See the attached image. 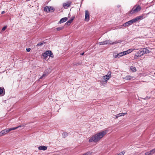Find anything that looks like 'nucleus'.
<instances>
[{
	"label": "nucleus",
	"mask_w": 155,
	"mask_h": 155,
	"mask_svg": "<svg viewBox=\"0 0 155 155\" xmlns=\"http://www.w3.org/2000/svg\"><path fill=\"white\" fill-rule=\"evenodd\" d=\"M108 132V130H105L99 132L92 136L89 140V142H94L97 143L101 139L105 136Z\"/></svg>",
	"instance_id": "obj_1"
},
{
	"label": "nucleus",
	"mask_w": 155,
	"mask_h": 155,
	"mask_svg": "<svg viewBox=\"0 0 155 155\" xmlns=\"http://www.w3.org/2000/svg\"><path fill=\"white\" fill-rule=\"evenodd\" d=\"M111 72L109 71L107 75L104 76L102 77L101 80L100 81L101 84L104 86L107 82V81L111 77Z\"/></svg>",
	"instance_id": "obj_2"
},
{
	"label": "nucleus",
	"mask_w": 155,
	"mask_h": 155,
	"mask_svg": "<svg viewBox=\"0 0 155 155\" xmlns=\"http://www.w3.org/2000/svg\"><path fill=\"white\" fill-rule=\"evenodd\" d=\"M19 127H12L10 129H6L3 130L0 132V137L3 136L8 133L9 131L17 129Z\"/></svg>",
	"instance_id": "obj_3"
},
{
	"label": "nucleus",
	"mask_w": 155,
	"mask_h": 155,
	"mask_svg": "<svg viewBox=\"0 0 155 155\" xmlns=\"http://www.w3.org/2000/svg\"><path fill=\"white\" fill-rule=\"evenodd\" d=\"M119 42L117 41L112 42L111 41L107 40L99 42L98 43L100 45H103L109 44L111 45H113L114 44H116Z\"/></svg>",
	"instance_id": "obj_4"
},
{
	"label": "nucleus",
	"mask_w": 155,
	"mask_h": 155,
	"mask_svg": "<svg viewBox=\"0 0 155 155\" xmlns=\"http://www.w3.org/2000/svg\"><path fill=\"white\" fill-rule=\"evenodd\" d=\"M143 16H138L136 17V18L130 20L128 22H127V23L128 25H130L134 23L135 22L139 20L140 19H142L143 18Z\"/></svg>",
	"instance_id": "obj_5"
},
{
	"label": "nucleus",
	"mask_w": 155,
	"mask_h": 155,
	"mask_svg": "<svg viewBox=\"0 0 155 155\" xmlns=\"http://www.w3.org/2000/svg\"><path fill=\"white\" fill-rule=\"evenodd\" d=\"M141 8L140 6H137L134 7L131 11L130 12V14H133L134 13H136L139 11Z\"/></svg>",
	"instance_id": "obj_6"
},
{
	"label": "nucleus",
	"mask_w": 155,
	"mask_h": 155,
	"mask_svg": "<svg viewBox=\"0 0 155 155\" xmlns=\"http://www.w3.org/2000/svg\"><path fill=\"white\" fill-rule=\"evenodd\" d=\"M89 13L87 10H86L85 12V21H88L89 20Z\"/></svg>",
	"instance_id": "obj_7"
},
{
	"label": "nucleus",
	"mask_w": 155,
	"mask_h": 155,
	"mask_svg": "<svg viewBox=\"0 0 155 155\" xmlns=\"http://www.w3.org/2000/svg\"><path fill=\"white\" fill-rule=\"evenodd\" d=\"M51 68L50 69V71H49V70H48V69L39 78V79H42L45 76L47 75L50 73L51 70Z\"/></svg>",
	"instance_id": "obj_8"
},
{
	"label": "nucleus",
	"mask_w": 155,
	"mask_h": 155,
	"mask_svg": "<svg viewBox=\"0 0 155 155\" xmlns=\"http://www.w3.org/2000/svg\"><path fill=\"white\" fill-rule=\"evenodd\" d=\"M71 2H65L63 4V7L65 9H67L71 5Z\"/></svg>",
	"instance_id": "obj_9"
},
{
	"label": "nucleus",
	"mask_w": 155,
	"mask_h": 155,
	"mask_svg": "<svg viewBox=\"0 0 155 155\" xmlns=\"http://www.w3.org/2000/svg\"><path fill=\"white\" fill-rule=\"evenodd\" d=\"M134 78L133 76L130 75H128L124 78H123L126 80H130L131 79Z\"/></svg>",
	"instance_id": "obj_10"
},
{
	"label": "nucleus",
	"mask_w": 155,
	"mask_h": 155,
	"mask_svg": "<svg viewBox=\"0 0 155 155\" xmlns=\"http://www.w3.org/2000/svg\"><path fill=\"white\" fill-rule=\"evenodd\" d=\"M47 147L45 146H40L38 147L39 150H45L47 149Z\"/></svg>",
	"instance_id": "obj_11"
},
{
	"label": "nucleus",
	"mask_w": 155,
	"mask_h": 155,
	"mask_svg": "<svg viewBox=\"0 0 155 155\" xmlns=\"http://www.w3.org/2000/svg\"><path fill=\"white\" fill-rule=\"evenodd\" d=\"M142 49L143 50V53L142 54H143L145 53L147 54L150 52V51L146 48H144Z\"/></svg>",
	"instance_id": "obj_12"
},
{
	"label": "nucleus",
	"mask_w": 155,
	"mask_h": 155,
	"mask_svg": "<svg viewBox=\"0 0 155 155\" xmlns=\"http://www.w3.org/2000/svg\"><path fill=\"white\" fill-rule=\"evenodd\" d=\"M45 53L46 54H47L48 56L51 57V58L53 57V55L51 54V51H47Z\"/></svg>",
	"instance_id": "obj_13"
},
{
	"label": "nucleus",
	"mask_w": 155,
	"mask_h": 155,
	"mask_svg": "<svg viewBox=\"0 0 155 155\" xmlns=\"http://www.w3.org/2000/svg\"><path fill=\"white\" fill-rule=\"evenodd\" d=\"M68 20V18L67 17H64L62 18L59 21L60 24L63 23L66 21Z\"/></svg>",
	"instance_id": "obj_14"
},
{
	"label": "nucleus",
	"mask_w": 155,
	"mask_h": 155,
	"mask_svg": "<svg viewBox=\"0 0 155 155\" xmlns=\"http://www.w3.org/2000/svg\"><path fill=\"white\" fill-rule=\"evenodd\" d=\"M74 18V17H72L70 20H69L68 21H67L66 23H67V24H70L72 22Z\"/></svg>",
	"instance_id": "obj_15"
},
{
	"label": "nucleus",
	"mask_w": 155,
	"mask_h": 155,
	"mask_svg": "<svg viewBox=\"0 0 155 155\" xmlns=\"http://www.w3.org/2000/svg\"><path fill=\"white\" fill-rule=\"evenodd\" d=\"M49 6H46L44 8V10L46 12H49Z\"/></svg>",
	"instance_id": "obj_16"
},
{
	"label": "nucleus",
	"mask_w": 155,
	"mask_h": 155,
	"mask_svg": "<svg viewBox=\"0 0 155 155\" xmlns=\"http://www.w3.org/2000/svg\"><path fill=\"white\" fill-rule=\"evenodd\" d=\"M127 114V113H121L119 114H117V117H120V116H124L126 115Z\"/></svg>",
	"instance_id": "obj_17"
},
{
	"label": "nucleus",
	"mask_w": 155,
	"mask_h": 155,
	"mask_svg": "<svg viewBox=\"0 0 155 155\" xmlns=\"http://www.w3.org/2000/svg\"><path fill=\"white\" fill-rule=\"evenodd\" d=\"M130 70L133 72H135L136 71V69L135 67L133 66H131L130 67Z\"/></svg>",
	"instance_id": "obj_18"
},
{
	"label": "nucleus",
	"mask_w": 155,
	"mask_h": 155,
	"mask_svg": "<svg viewBox=\"0 0 155 155\" xmlns=\"http://www.w3.org/2000/svg\"><path fill=\"white\" fill-rule=\"evenodd\" d=\"M92 153L91 151H88L82 155H91L92 154Z\"/></svg>",
	"instance_id": "obj_19"
},
{
	"label": "nucleus",
	"mask_w": 155,
	"mask_h": 155,
	"mask_svg": "<svg viewBox=\"0 0 155 155\" xmlns=\"http://www.w3.org/2000/svg\"><path fill=\"white\" fill-rule=\"evenodd\" d=\"M49 6V12H53L54 11V8L52 7H51L50 6Z\"/></svg>",
	"instance_id": "obj_20"
},
{
	"label": "nucleus",
	"mask_w": 155,
	"mask_h": 155,
	"mask_svg": "<svg viewBox=\"0 0 155 155\" xmlns=\"http://www.w3.org/2000/svg\"><path fill=\"white\" fill-rule=\"evenodd\" d=\"M138 49H133V48H131V49H129L128 50H127L128 51V52L129 53H130L131 52H132L133 51H134V50H138Z\"/></svg>",
	"instance_id": "obj_21"
},
{
	"label": "nucleus",
	"mask_w": 155,
	"mask_h": 155,
	"mask_svg": "<svg viewBox=\"0 0 155 155\" xmlns=\"http://www.w3.org/2000/svg\"><path fill=\"white\" fill-rule=\"evenodd\" d=\"M4 90V89L3 88L0 87V95L3 94Z\"/></svg>",
	"instance_id": "obj_22"
},
{
	"label": "nucleus",
	"mask_w": 155,
	"mask_h": 155,
	"mask_svg": "<svg viewBox=\"0 0 155 155\" xmlns=\"http://www.w3.org/2000/svg\"><path fill=\"white\" fill-rule=\"evenodd\" d=\"M124 55L123 52H120L118 54V56H119V58Z\"/></svg>",
	"instance_id": "obj_23"
},
{
	"label": "nucleus",
	"mask_w": 155,
	"mask_h": 155,
	"mask_svg": "<svg viewBox=\"0 0 155 155\" xmlns=\"http://www.w3.org/2000/svg\"><path fill=\"white\" fill-rule=\"evenodd\" d=\"M64 28V27H59L58 28H57L56 29L57 31H60L62 30Z\"/></svg>",
	"instance_id": "obj_24"
},
{
	"label": "nucleus",
	"mask_w": 155,
	"mask_h": 155,
	"mask_svg": "<svg viewBox=\"0 0 155 155\" xmlns=\"http://www.w3.org/2000/svg\"><path fill=\"white\" fill-rule=\"evenodd\" d=\"M62 135L64 138L66 137L67 135V133L66 132H64L62 134Z\"/></svg>",
	"instance_id": "obj_25"
},
{
	"label": "nucleus",
	"mask_w": 155,
	"mask_h": 155,
	"mask_svg": "<svg viewBox=\"0 0 155 155\" xmlns=\"http://www.w3.org/2000/svg\"><path fill=\"white\" fill-rule=\"evenodd\" d=\"M42 55L45 58V59H46L48 56L47 54L46 53L43 54Z\"/></svg>",
	"instance_id": "obj_26"
},
{
	"label": "nucleus",
	"mask_w": 155,
	"mask_h": 155,
	"mask_svg": "<svg viewBox=\"0 0 155 155\" xmlns=\"http://www.w3.org/2000/svg\"><path fill=\"white\" fill-rule=\"evenodd\" d=\"M152 155L151 151L147 152L145 153V155Z\"/></svg>",
	"instance_id": "obj_27"
},
{
	"label": "nucleus",
	"mask_w": 155,
	"mask_h": 155,
	"mask_svg": "<svg viewBox=\"0 0 155 155\" xmlns=\"http://www.w3.org/2000/svg\"><path fill=\"white\" fill-rule=\"evenodd\" d=\"M152 154L155 153V148L150 150Z\"/></svg>",
	"instance_id": "obj_28"
},
{
	"label": "nucleus",
	"mask_w": 155,
	"mask_h": 155,
	"mask_svg": "<svg viewBox=\"0 0 155 155\" xmlns=\"http://www.w3.org/2000/svg\"><path fill=\"white\" fill-rule=\"evenodd\" d=\"M123 53L124 55H126V54H129V53L128 52L127 50L126 51H123Z\"/></svg>",
	"instance_id": "obj_29"
},
{
	"label": "nucleus",
	"mask_w": 155,
	"mask_h": 155,
	"mask_svg": "<svg viewBox=\"0 0 155 155\" xmlns=\"http://www.w3.org/2000/svg\"><path fill=\"white\" fill-rule=\"evenodd\" d=\"M44 44H45L44 42L39 43L37 45L39 46H41L44 45Z\"/></svg>",
	"instance_id": "obj_30"
},
{
	"label": "nucleus",
	"mask_w": 155,
	"mask_h": 155,
	"mask_svg": "<svg viewBox=\"0 0 155 155\" xmlns=\"http://www.w3.org/2000/svg\"><path fill=\"white\" fill-rule=\"evenodd\" d=\"M128 25L127 22L124 23L122 26L124 27H126L128 26Z\"/></svg>",
	"instance_id": "obj_31"
},
{
	"label": "nucleus",
	"mask_w": 155,
	"mask_h": 155,
	"mask_svg": "<svg viewBox=\"0 0 155 155\" xmlns=\"http://www.w3.org/2000/svg\"><path fill=\"white\" fill-rule=\"evenodd\" d=\"M143 53V50H139L137 52V54H142Z\"/></svg>",
	"instance_id": "obj_32"
},
{
	"label": "nucleus",
	"mask_w": 155,
	"mask_h": 155,
	"mask_svg": "<svg viewBox=\"0 0 155 155\" xmlns=\"http://www.w3.org/2000/svg\"><path fill=\"white\" fill-rule=\"evenodd\" d=\"M7 28V27L6 26H5L3 28H2V31H4L5 29H6V28Z\"/></svg>",
	"instance_id": "obj_33"
},
{
	"label": "nucleus",
	"mask_w": 155,
	"mask_h": 155,
	"mask_svg": "<svg viewBox=\"0 0 155 155\" xmlns=\"http://www.w3.org/2000/svg\"><path fill=\"white\" fill-rule=\"evenodd\" d=\"M114 58H119V56H118V54L117 55H114Z\"/></svg>",
	"instance_id": "obj_34"
},
{
	"label": "nucleus",
	"mask_w": 155,
	"mask_h": 155,
	"mask_svg": "<svg viewBox=\"0 0 155 155\" xmlns=\"http://www.w3.org/2000/svg\"><path fill=\"white\" fill-rule=\"evenodd\" d=\"M143 55V54H138L137 56V57H140L141 56Z\"/></svg>",
	"instance_id": "obj_35"
},
{
	"label": "nucleus",
	"mask_w": 155,
	"mask_h": 155,
	"mask_svg": "<svg viewBox=\"0 0 155 155\" xmlns=\"http://www.w3.org/2000/svg\"><path fill=\"white\" fill-rule=\"evenodd\" d=\"M31 50L30 48H27L26 49L27 51L28 52H29Z\"/></svg>",
	"instance_id": "obj_36"
},
{
	"label": "nucleus",
	"mask_w": 155,
	"mask_h": 155,
	"mask_svg": "<svg viewBox=\"0 0 155 155\" xmlns=\"http://www.w3.org/2000/svg\"><path fill=\"white\" fill-rule=\"evenodd\" d=\"M124 155V153H123L122 152H121V153H120L119 154H117V155Z\"/></svg>",
	"instance_id": "obj_37"
},
{
	"label": "nucleus",
	"mask_w": 155,
	"mask_h": 155,
	"mask_svg": "<svg viewBox=\"0 0 155 155\" xmlns=\"http://www.w3.org/2000/svg\"><path fill=\"white\" fill-rule=\"evenodd\" d=\"M5 13V11H3L1 13H2V14H4Z\"/></svg>",
	"instance_id": "obj_38"
},
{
	"label": "nucleus",
	"mask_w": 155,
	"mask_h": 155,
	"mask_svg": "<svg viewBox=\"0 0 155 155\" xmlns=\"http://www.w3.org/2000/svg\"><path fill=\"white\" fill-rule=\"evenodd\" d=\"M29 123H27L26 124H25V125H29Z\"/></svg>",
	"instance_id": "obj_39"
},
{
	"label": "nucleus",
	"mask_w": 155,
	"mask_h": 155,
	"mask_svg": "<svg viewBox=\"0 0 155 155\" xmlns=\"http://www.w3.org/2000/svg\"><path fill=\"white\" fill-rule=\"evenodd\" d=\"M84 52H83V53H82L81 54V55H83L84 54Z\"/></svg>",
	"instance_id": "obj_40"
},
{
	"label": "nucleus",
	"mask_w": 155,
	"mask_h": 155,
	"mask_svg": "<svg viewBox=\"0 0 155 155\" xmlns=\"http://www.w3.org/2000/svg\"><path fill=\"white\" fill-rule=\"evenodd\" d=\"M117 115L116 116V118H117L118 117H117Z\"/></svg>",
	"instance_id": "obj_41"
},
{
	"label": "nucleus",
	"mask_w": 155,
	"mask_h": 155,
	"mask_svg": "<svg viewBox=\"0 0 155 155\" xmlns=\"http://www.w3.org/2000/svg\"><path fill=\"white\" fill-rule=\"evenodd\" d=\"M154 74H155V72L154 73Z\"/></svg>",
	"instance_id": "obj_42"
}]
</instances>
